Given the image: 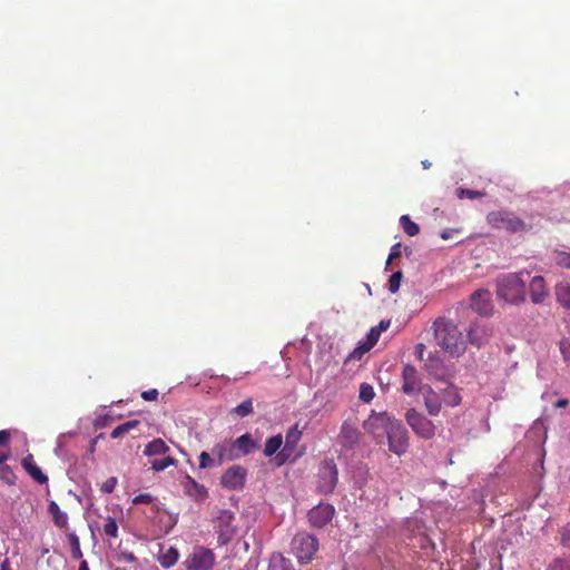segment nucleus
<instances>
[{"label":"nucleus","mask_w":570,"mask_h":570,"mask_svg":"<svg viewBox=\"0 0 570 570\" xmlns=\"http://www.w3.org/2000/svg\"><path fill=\"white\" fill-rule=\"evenodd\" d=\"M426 370L436 382V390L440 394L442 403L446 406H456L461 402L459 387L452 382L454 373L439 365L438 360H430Z\"/></svg>","instance_id":"f257e3e1"},{"label":"nucleus","mask_w":570,"mask_h":570,"mask_svg":"<svg viewBox=\"0 0 570 570\" xmlns=\"http://www.w3.org/2000/svg\"><path fill=\"white\" fill-rule=\"evenodd\" d=\"M523 275L528 272L508 273L497 278V295L509 304H520L525 301V283Z\"/></svg>","instance_id":"f03ea898"},{"label":"nucleus","mask_w":570,"mask_h":570,"mask_svg":"<svg viewBox=\"0 0 570 570\" xmlns=\"http://www.w3.org/2000/svg\"><path fill=\"white\" fill-rule=\"evenodd\" d=\"M528 200L532 205V210L547 216L549 220L556 223L570 222V217L566 213H559L558 209L552 208L557 204L563 206L564 199L558 193L540 191L530 194Z\"/></svg>","instance_id":"7ed1b4c3"},{"label":"nucleus","mask_w":570,"mask_h":570,"mask_svg":"<svg viewBox=\"0 0 570 570\" xmlns=\"http://www.w3.org/2000/svg\"><path fill=\"white\" fill-rule=\"evenodd\" d=\"M434 332L438 344L450 356H460L459 346L462 343V333L458 325L450 321H436L434 323Z\"/></svg>","instance_id":"20e7f679"},{"label":"nucleus","mask_w":570,"mask_h":570,"mask_svg":"<svg viewBox=\"0 0 570 570\" xmlns=\"http://www.w3.org/2000/svg\"><path fill=\"white\" fill-rule=\"evenodd\" d=\"M488 222L495 228L505 229L512 233L524 232L532 228L530 223L520 219L513 213L509 212L490 213L488 215Z\"/></svg>","instance_id":"39448f33"},{"label":"nucleus","mask_w":570,"mask_h":570,"mask_svg":"<svg viewBox=\"0 0 570 570\" xmlns=\"http://www.w3.org/2000/svg\"><path fill=\"white\" fill-rule=\"evenodd\" d=\"M292 551L299 562L308 563L312 561L318 549V541L308 533H297L292 540Z\"/></svg>","instance_id":"423d86ee"},{"label":"nucleus","mask_w":570,"mask_h":570,"mask_svg":"<svg viewBox=\"0 0 570 570\" xmlns=\"http://www.w3.org/2000/svg\"><path fill=\"white\" fill-rule=\"evenodd\" d=\"M338 481L337 466L333 459L324 460L317 472V489L323 494L332 493Z\"/></svg>","instance_id":"0eeeda50"},{"label":"nucleus","mask_w":570,"mask_h":570,"mask_svg":"<svg viewBox=\"0 0 570 570\" xmlns=\"http://www.w3.org/2000/svg\"><path fill=\"white\" fill-rule=\"evenodd\" d=\"M395 421L391 420L385 413H374L364 421V430L371 434L376 443H382L385 435H387L390 428Z\"/></svg>","instance_id":"6e6552de"},{"label":"nucleus","mask_w":570,"mask_h":570,"mask_svg":"<svg viewBox=\"0 0 570 570\" xmlns=\"http://www.w3.org/2000/svg\"><path fill=\"white\" fill-rule=\"evenodd\" d=\"M235 514L229 510H220L216 518L215 529L219 546H225L232 541L236 533L234 525Z\"/></svg>","instance_id":"1a4fd4ad"},{"label":"nucleus","mask_w":570,"mask_h":570,"mask_svg":"<svg viewBox=\"0 0 570 570\" xmlns=\"http://www.w3.org/2000/svg\"><path fill=\"white\" fill-rule=\"evenodd\" d=\"M389 449L396 455L404 454L409 449V433L405 426L395 421L387 433Z\"/></svg>","instance_id":"9d476101"},{"label":"nucleus","mask_w":570,"mask_h":570,"mask_svg":"<svg viewBox=\"0 0 570 570\" xmlns=\"http://www.w3.org/2000/svg\"><path fill=\"white\" fill-rule=\"evenodd\" d=\"M406 422L412 430L423 439H431L434 435V424L431 420L419 413L414 409H410L406 414Z\"/></svg>","instance_id":"9b49d317"},{"label":"nucleus","mask_w":570,"mask_h":570,"mask_svg":"<svg viewBox=\"0 0 570 570\" xmlns=\"http://www.w3.org/2000/svg\"><path fill=\"white\" fill-rule=\"evenodd\" d=\"M215 563V554L212 550L199 547L185 560L188 570H209Z\"/></svg>","instance_id":"f8f14e48"},{"label":"nucleus","mask_w":570,"mask_h":570,"mask_svg":"<svg viewBox=\"0 0 570 570\" xmlns=\"http://www.w3.org/2000/svg\"><path fill=\"white\" fill-rule=\"evenodd\" d=\"M246 476L247 470L244 466L232 465L222 474L220 484L228 490H242L245 485Z\"/></svg>","instance_id":"ddd939ff"},{"label":"nucleus","mask_w":570,"mask_h":570,"mask_svg":"<svg viewBox=\"0 0 570 570\" xmlns=\"http://www.w3.org/2000/svg\"><path fill=\"white\" fill-rule=\"evenodd\" d=\"M335 514V508L330 503H320L308 511L311 527L321 529L328 524Z\"/></svg>","instance_id":"4468645a"},{"label":"nucleus","mask_w":570,"mask_h":570,"mask_svg":"<svg viewBox=\"0 0 570 570\" xmlns=\"http://www.w3.org/2000/svg\"><path fill=\"white\" fill-rule=\"evenodd\" d=\"M303 432L298 429V424H294L286 433L285 445L277 453L275 460L277 465H282L287 462L291 454L296 450L298 442L301 441Z\"/></svg>","instance_id":"2eb2a0df"},{"label":"nucleus","mask_w":570,"mask_h":570,"mask_svg":"<svg viewBox=\"0 0 570 570\" xmlns=\"http://www.w3.org/2000/svg\"><path fill=\"white\" fill-rule=\"evenodd\" d=\"M470 307L482 316L492 314L493 303L491 292L488 289H478L471 295Z\"/></svg>","instance_id":"dca6fc26"},{"label":"nucleus","mask_w":570,"mask_h":570,"mask_svg":"<svg viewBox=\"0 0 570 570\" xmlns=\"http://www.w3.org/2000/svg\"><path fill=\"white\" fill-rule=\"evenodd\" d=\"M362 433L357 426L348 421H344L338 434V443L347 449L352 450L360 445Z\"/></svg>","instance_id":"f3484780"},{"label":"nucleus","mask_w":570,"mask_h":570,"mask_svg":"<svg viewBox=\"0 0 570 570\" xmlns=\"http://www.w3.org/2000/svg\"><path fill=\"white\" fill-rule=\"evenodd\" d=\"M402 379H403L402 391L405 394L411 395L421 390V381L419 377V373H417V370L413 365L406 364L403 367Z\"/></svg>","instance_id":"a211bd4d"},{"label":"nucleus","mask_w":570,"mask_h":570,"mask_svg":"<svg viewBox=\"0 0 570 570\" xmlns=\"http://www.w3.org/2000/svg\"><path fill=\"white\" fill-rule=\"evenodd\" d=\"M491 336V331L485 323H474L468 332L469 342L473 345L481 346L485 344Z\"/></svg>","instance_id":"6ab92c4d"},{"label":"nucleus","mask_w":570,"mask_h":570,"mask_svg":"<svg viewBox=\"0 0 570 570\" xmlns=\"http://www.w3.org/2000/svg\"><path fill=\"white\" fill-rule=\"evenodd\" d=\"M181 485L185 493L197 501H203L208 497L207 489L203 484L197 483L190 475L184 476Z\"/></svg>","instance_id":"aec40b11"},{"label":"nucleus","mask_w":570,"mask_h":570,"mask_svg":"<svg viewBox=\"0 0 570 570\" xmlns=\"http://www.w3.org/2000/svg\"><path fill=\"white\" fill-rule=\"evenodd\" d=\"M529 289L533 304H541L548 296V289L542 276H534L530 282Z\"/></svg>","instance_id":"412c9836"},{"label":"nucleus","mask_w":570,"mask_h":570,"mask_svg":"<svg viewBox=\"0 0 570 570\" xmlns=\"http://www.w3.org/2000/svg\"><path fill=\"white\" fill-rule=\"evenodd\" d=\"M423 395L425 407L429 414L438 415L442 406V400L440 397L438 390H433L432 387L428 386L426 389L423 390Z\"/></svg>","instance_id":"4be33fe9"},{"label":"nucleus","mask_w":570,"mask_h":570,"mask_svg":"<svg viewBox=\"0 0 570 570\" xmlns=\"http://www.w3.org/2000/svg\"><path fill=\"white\" fill-rule=\"evenodd\" d=\"M23 469L28 472V474L39 484H45L48 482V476L41 471V469L37 465L33 455L28 454L22 459L21 462Z\"/></svg>","instance_id":"5701e85b"},{"label":"nucleus","mask_w":570,"mask_h":570,"mask_svg":"<svg viewBox=\"0 0 570 570\" xmlns=\"http://www.w3.org/2000/svg\"><path fill=\"white\" fill-rule=\"evenodd\" d=\"M232 448H234V451L237 450L239 452L238 455H247L252 453L253 451L257 450L259 448L258 443L254 441L249 433H245L237 438L233 443Z\"/></svg>","instance_id":"b1692460"},{"label":"nucleus","mask_w":570,"mask_h":570,"mask_svg":"<svg viewBox=\"0 0 570 570\" xmlns=\"http://www.w3.org/2000/svg\"><path fill=\"white\" fill-rule=\"evenodd\" d=\"M212 455L216 459V465H222L224 461L234 460L237 455L234 454L232 443H218L212 449Z\"/></svg>","instance_id":"393cba45"},{"label":"nucleus","mask_w":570,"mask_h":570,"mask_svg":"<svg viewBox=\"0 0 570 570\" xmlns=\"http://www.w3.org/2000/svg\"><path fill=\"white\" fill-rule=\"evenodd\" d=\"M48 513L51 515L53 524L59 529L68 528V515L61 511L56 501H49Z\"/></svg>","instance_id":"a878e982"},{"label":"nucleus","mask_w":570,"mask_h":570,"mask_svg":"<svg viewBox=\"0 0 570 570\" xmlns=\"http://www.w3.org/2000/svg\"><path fill=\"white\" fill-rule=\"evenodd\" d=\"M169 451V446L161 439H155L145 445L144 454L147 456L164 455Z\"/></svg>","instance_id":"bb28decb"},{"label":"nucleus","mask_w":570,"mask_h":570,"mask_svg":"<svg viewBox=\"0 0 570 570\" xmlns=\"http://www.w3.org/2000/svg\"><path fill=\"white\" fill-rule=\"evenodd\" d=\"M178 556V550L174 547H169L166 550L161 549L158 556V562L163 568L168 569L177 562Z\"/></svg>","instance_id":"cd10ccee"},{"label":"nucleus","mask_w":570,"mask_h":570,"mask_svg":"<svg viewBox=\"0 0 570 570\" xmlns=\"http://www.w3.org/2000/svg\"><path fill=\"white\" fill-rule=\"evenodd\" d=\"M267 570H294L292 561L282 553H274L269 559Z\"/></svg>","instance_id":"c85d7f7f"},{"label":"nucleus","mask_w":570,"mask_h":570,"mask_svg":"<svg viewBox=\"0 0 570 570\" xmlns=\"http://www.w3.org/2000/svg\"><path fill=\"white\" fill-rule=\"evenodd\" d=\"M283 444V438L281 434L274 435L266 440L264 448V455L269 458L277 453Z\"/></svg>","instance_id":"c756f323"},{"label":"nucleus","mask_w":570,"mask_h":570,"mask_svg":"<svg viewBox=\"0 0 570 570\" xmlns=\"http://www.w3.org/2000/svg\"><path fill=\"white\" fill-rule=\"evenodd\" d=\"M556 295L558 302L566 308H570V284L562 283L557 285Z\"/></svg>","instance_id":"7c9ffc66"},{"label":"nucleus","mask_w":570,"mask_h":570,"mask_svg":"<svg viewBox=\"0 0 570 570\" xmlns=\"http://www.w3.org/2000/svg\"><path fill=\"white\" fill-rule=\"evenodd\" d=\"M138 425H139V421L138 420L127 421V422L116 426L111 431L110 436H111V439L121 438L122 435H125L126 433H128L129 431H131L132 429H135Z\"/></svg>","instance_id":"2f4dec72"},{"label":"nucleus","mask_w":570,"mask_h":570,"mask_svg":"<svg viewBox=\"0 0 570 570\" xmlns=\"http://www.w3.org/2000/svg\"><path fill=\"white\" fill-rule=\"evenodd\" d=\"M400 224L404 233L409 236H415L420 233V226L414 223L409 215L401 216Z\"/></svg>","instance_id":"473e14b6"},{"label":"nucleus","mask_w":570,"mask_h":570,"mask_svg":"<svg viewBox=\"0 0 570 570\" xmlns=\"http://www.w3.org/2000/svg\"><path fill=\"white\" fill-rule=\"evenodd\" d=\"M253 413V401L252 399H247L242 402L239 405L230 410L232 415H236L238 417H245Z\"/></svg>","instance_id":"72a5a7b5"},{"label":"nucleus","mask_w":570,"mask_h":570,"mask_svg":"<svg viewBox=\"0 0 570 570\" xmlns=\"http://www.w3.org/2000/svg\"><path fill=\"white\" fill-rule=\"evenodd\" d=\"M68 541L70 543V550H71V557L75 560H81L82 559V551L80 548V541L78 535L75 532L68 533Z\"/></svg>","instance_id":"f704fd0d"},{"label":"nucleus","mask_w":570,"mask_h":570,"mask_svg":"<svg viewBox=\"0 0 570 570\" xmlns=\"http://www.w3.org/2000/svg\"><path fill=\"white\" fill-rule=\"evenodd\" d=\"M176 460L171 456H165L163 459H156L150 461V466L155 472H160L166 470L167 468L175 465Z\"/></svg>","instance_id":"c9c22d12"},{"label":"nucleus","mask_w":570,"mask_h":570,"mask_svg":"<svg viewBox=\"0 0 570 570\" xmlns=\"http://www.w3.org/2000/svg\"><path fill=\"white\" fill-rule=\"evenodd\" d=\"M102 533L107 538L118 537V524L114 517H108L102 528Z\"/></svg>","instance_id":"e433bc0d"},{"label":"nucleus","mask_w":570,"mask_h":570,"mask_svg":"<svg viewBox=\"0 0 570 570\" xmlns=\"http://www.w3.org/2000/svg\"><path fill=\"white\" fill-rule=\"evenodd\" d=\"M0 479L8 485H13L17 478L11 466L0 463Z\"/></svg>","instance_id":"4c0bfd02"},{"label":"nucleus","mask_w":570,"mask_h":570,"mask_svg":"<svg viewBox=\"0 0 570 570\" xmlns=\"http://www.w3.org/2000/svg\"><path fill=\"white\" fill-rule=\"evenodd\" d=\"M371 348L361 342L346 357L345 364L351 361H360Z\"/></svg>","instance_id":"58836bf2"},{"label":"nucleus","mask_w":570,"mask_h":570,"mask_svg":"<svg viewBox=\"0 0 570 570\" xmlns=\"http://www.w3.org/2000/svg\"><path fill=\"white\" fill-rule=\"evenodd\" d=\"M375 396L374 389L368 383H362L360 385V394L358 397L364 403H370Z\"/></svg>","instance_id":"ea45409f"},{"label":"nucleus","mask_w":570,"mask_h":570,"mask_svg":"<svg viewBox=\"0 0 570 570\" xmlns=\"http://www.w3.org/2000/svg\"><path fill=\"white\" fill-rule=\"evenodd\" d=\"M402 278H403V273L401 271H397L390 276L389 291L391 293L394 294L400 289Z\"/></svg>","instance_id":"a19ab883"},{"label":"nucleus","mask_w":570,"mask_h":570,"mask_svg":"<svg viewBox=\"0 0 570 570\" xmlns=\"http://www.w3.org/2000/svg\"><path fill=\"white\" fill-rule=\"evenodd\" d=\"M216 465V459L215 456L208 454L207 452H202L200 455H199V468L200 469H206V468H212V466H215Z\"/></svg>","instance_id":"79ce46f5"},{"label":"nucleus","mask_w":570,"mask_h":570,"mask_svg":"<svg viewBox=\"0 0 570 570\" xmlns=\"http://www.w3.org/2000/svg\"><path fill=\"white\" fill-rule=\"evenodd\" d=\"M547 570H570V561L556 558L547 568Z\"/></svg>","instance_id":"37998d69"},{"label":"nucleus","mask_w":570,"mask_h":570,"mask_svg":"<svg viewBox=\"0 0 570 570\" xmlns=\"http://www.w3.org/2000/svg\"><path fill=\"white\" fill-rule=\"evenodd\" d=\"M554 262L562 267L570 269V253L557 252L554 254Z\"/></svg>","instance_id":"c03bdc74"},{"label":"nucleus","mask_w":570,"mask_h":570,"mask_svg":"<svg viewBox=\"0 0 570 570\" xmlns=\"http://www.w3.org/2000/svg\"><path fill=\"white\" fill-rule=\"evenodd\" d=\"M380 336V328L372 327L366 336L365 342L363 343L367 345L370 348H372L377 343Z\"/></svg>","instance_id":"a18cd8bd"},{"label":"nucleus","mask_w":570,"mask_h":570,"mask_svg":"<svg viewBox=\"0 0 570 570\" xmlns=\"http://www.w3.org/2000/svg\"><path fill=\"white\" fill-rule=\"evenodd\" d=\"M154 497L150 493H140L132 499L134 504H150Z\"/></svg>","instance_id":"49530a36"},{"label":"nucleus","mask_w":570,"mask_h":570,"mask_svg":"<svg viewBox=\"0 0 570 570\" xmlns=\"http://www.w3.org/2000/svg\"><path fill=\"white\" fill-rule=\"evenodd\" d=\"M401 249H402V246L400 243L394 244L391 247V252H390L389 258L386 261V267L392 263L393 259L399 258L401 256V254H402Z\"/></svg>","instance_id":"de8ad7c7"},{"label":"nucleus","mask_w":570,"mask_h":570,"mask_svg":"<svg viewBox=\"0 0 570 570\" xmlns=\"http://www.w3.org/2000/svg\"><path fill=\"white\" fill-rule=\"evenodd\" d=\"M117 485V478L111 476L108 478L102 484H101V491L105 493H111Z\"/></svg>","instance_id":"09e8293b"},{"label":"nucleus","mask_w":570,"mask_h":570,"mask_svg":"<svg viewBox=\"0 0 570 570\" xmlns=\"http://www.w3.org/2000/svg\"><path fill=\"white\" fill-rule=\"evenodd\" d=\"M560 351L566 361H570V340L563 338L559 344Z\"/></svg>","instance_id":"8fccbe9b"},{"label":"nucleus","mask_w":570,"mask_h":570,"mask_svg":"<svg viewBox=\"0 0 570 570\" xmlns=\"http://www.w3.org/2000/svg\"><path fill=\"white\" fill-rule=\"evenodd\" d=\"M561 543L563 547L570 549V523L567 524L562 531Z\"/></svg>","instance_id":"3c124183"},{"label":"nucleus","mask_w":570,"mask_h":570,"mask_svg":"<svg viewBox=\"0 0 570 570\" xmlns=\"http://www.w3.org/2000/svg\"><path fill=\"white\" fill-rule=\"evenodd\" d=\"M158 395L159 393L156 389H150L141 393V399L145 401H156L158 399Z\"/></svg>","instance_id":"603ef678"},{"label":"nucleus","mask_w":570,"mask_h":570,"mask_svg":"<svg viewBox=\"0 0 570 570\" xmlns=\"http://www.w3.org/2000/svg\"><path fill=\"white\" fill-rule=\"evenodd\" d=\"M11 435L7 430L0 431V449L10 442Z\"/></svg>","instance_id":"864d4df0"},{"label":"nucleus","mask_w":570,"mask_h":570,"mask_svg":"<svg viewBox=\"0 0 570 570\" xmlns=\"http://www.w3.org/2000/svg\"><path fill=\"white\" fill-rule=\"evenodd\" d=\"M121 560L126 561V562H136L137 561V558L135 557V554L132 552H124L121 553Z\"/></svg>","instance_id":"5fc2aeb1"},{"label":"nucleus","mask_w":570,"mask_h":570,"mask_svg":"<svg viewBox=\"0 0 570 570\" xmlns=\"http://www.w3.org/2000/svg\"><path fill=\"white\" fill-rule=\"evenodd\" d=\"M464 194H465V198H476V197H480L482 196L483 194L481 191H473V190H470V189H466L464 190Z\"/></svg>","instance_id":"6e6d98bb"},{"label":"nucleus","mask_w":570,"mask_h":570,"mask_svg":"<svg viewBox=\"0 0 570 570\" xmlns=\"http://www.w3.org/2000/svg\"><path fill=\"white\" fill-rule=\"evenodd\" d=\"M10 458L9 449H0V463H4Z\"/></svg>","instance_id":"4d7b16f0"},{"label":"nucleus","mask_w":570,"mask_h":570,"mask_svg":"<svg viewBox=\"0 0 570 570\" xmlns=\"http://www.w3.org/2000/svg\"><path fill=\"white\" fill-rule=\"evenodd\" d=\"M415 353L417 354V357L422 360L424 353V345L422 343L415 346Z\"/></svg>","instance_id":"13d9d810"},{"label":"nucleus","mask_w":570,"mask_h":570,"mask_svg":"<svg viewBox=\"0 0 570 570\" xmlns=\"http://www.w3.org/2000/svg\"><path fill=\"white\" fill-rule=\"evenodd\" d=\"M568 403L567 399H560L554 403V407H566Z\"/></svg>","instance_id":"bf43d9fd"},{"label":"nucleus","mask_w":570,"mask_h":570,"mask_svg":"<svg viewBox=\"0 0 570 570\" xmlns=\"http://www.w3.org/2000/svg\"><path fill=\"white\" fill-rule=\"evenodd\" d=\"M389 325L390 322L381 321L379 326H376L375 328H380V333H382L383 331L387 330Z\"/></svg>","instance_id":"052dcab7"},{"label":"nucleus","mask_w":570,"mask_h":570,"mask_svg":"<svg viewBox=\"0 0 570 570\" xmlns=\"http://www.w3.org/2000/svg\"><path fill=\"white\" fill-rule=\"evenodd\" d=\"M78 570H89V564L86 560H81Z\"/></svg>","instance_id":"680f3d73"},{"label":"nucleus","mask_w":570,"mask_h":570,"mask_svg":"<svg viewBox=\"0 0 570 570\" xmlns=\"http://www.w3.org/2000/svg\"><path fill=\"white\" fill-rule=\"evenodd\" d=\"M453 232H454V230H443V232L441 233V237H442L443 239H449V238L451 237V234H452Z\"/></svg>","instance_id":"e2e57ef3"},{"label":"nucleus","mask_w":570,"mask_h":570,"mask_svg":"<svg viewBox=\"0 0 570 570\" xmlns=\"http://www.w3.org/2000/svg\"><path fill=\"white\" fill-rule=\"evenodd\" d=\"M455 194H456V196H458L460 199H463V195H464L463 187H458V188L455 189Z\"/></svg>","instance_id":"0e129e2a"},{"label":"nucleus","mask_w":570,"mask_h":570,"mask_svg":"<svg viewBox=\"0 0 570 570\" xmlns=\"http://www.w3.org/2000/svg\"><path fill=\"white\" fill-rule=\"evenodd\" d=\"M476 508L474 509L475 512H481L483 510V502L482 501H476Z\"/></svg>","instance_id":"69168bd1"},{"label":"nucleus","mask_w":570,"mask_h":570,"mask_svg":"<svg viewBox=\"0 0 570 570\" xmlns=\"http://www.w3.org/2000/svg\"><path fill=\"white\" fill-rule=\"evenodd\" d=\"M423 166H424V168H429L430 167V163L423 161Z\"/></svg>","instance_id":"338daca9"},{"label":"nucleus","mask_w":570,"mask_h":570,"mask_svg":"<svg viewBox=\"0 0 570 570\" xmlns=\"http://www.w3.org/2000/svg\"><path fill=\"white\" fill-rule=\"evenodd\" d=\"M115 570H127V569L121 568V567H117Z\"/></svg>","instance_id":"774afa93"}]
</instances>
